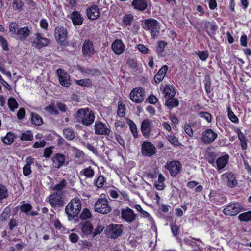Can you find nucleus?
<instances>
[{"instance_id":"1","label":"nucleus","mask_w":251,"mask_h":251,"mask_svg":"<svg viewBox=\"0 0 251 251\" xmlns=\"http://www.w3.org/2000/svg\"><path fill=\"white\" fill-rule=\"evenodd\" d=\"M75 118L77 122L89 126L94 123L95 116L94 113L89 109L82 108L77 111Z\"/></svg>"},{"instance_id":"2","label":"nucleus","mask_w":251,"mask_h":251,"mask_svg":"<svg viewBox=\"0 0 251 251\" xmlns=\"http://www.w3.org/2000/svg\"><path fill=\"white\" fill-rule=\"evenodd\" d=\"M81 209V203L78 198L72 199L66 206L65 213L68 217L74 218L77 216Z\"/></svg>"},{"instance_id":"3","label":"nucleus","mask_w":251,"mask_h":251,"mask_svg":"<svg viewBox=\"0 0 251 251\" xmlns=\"http://www.w3.org/2000/svg\"><path fill=\"white\" fill-rule=\"evenodd\" d=\"M124 226L122 224H110L105 230V234L108 238L115 239L122 233Z\"/></svg>"},{"instance_id":"4","label":"nucleus","mask_w":251,"mask_h":251,"mask_svg":"<svg viewBox=\"0 0 251 251\" xmlns=\"http://www.w3.org/2000/svg\"><path fill=\"white\" fill-rule=\"evenodd\" d=\"M143 28L146 30L150 31L152 38L155 39L159 33V24L154 19H148L144 20V25Z\"/></svg>"},{"instance_id":"5","label":"nucleus","mask_w":251,"mask_h":251,"mask_svg":"<svg viewBox=\"0 0 251 251\" xmlns=\"http://www.w3.org/2000/svg\"><path fill=\"white\" fill-rule=\"evenodd\" d=\"M95 211L103 214L109 213L112 210L106 199H99L94 206Z\"/></svg>"},{"instance_id":"6","label":"nucleus","mask_w":251,"mask_h":251,"mask_svg":"<svg viewBox=\"0 0 251 251\" xmlns=\"http://www.w3.org/2000/svg\"><path fill=\"white\" fill-rule=\"evenodd\" d=\"M54 36L57 43L61 46H65L67 43L68 34L67 29L62 26L55 27Z\"/></svg>"},{"instance_id":"7","label":"nucleus","mask_w":251,"mask_h":251,"mask_svg":"<svg viewBox=\"0 0 251 251\" xmlns=\"http://www.w3.org/2000/svg\"><path fill=\"white\" fill-rule=\"evenodd\" d=\"M243 209V206L239 203H231L226 206L223 210V213L227 216H235Z\"/></svg>"},{"instance_id":"8","label":"nucleus","mask_w":251,"mask_h":251,"mask_svg":"<svg viewBox=\"0 0 251 251\" xmlns=\"http://www.w3.org/2000/svg\"><path fill=\"white\" fill-rule=\"evenodd\" d=\"M221 179L227 183V185L230 188L235 187L238 184L236 176L232 171H228L221 176Z\"/></svg>"},{"instance_id":"9","label":"nucleus","mask_w":251,"mask_h":251,"mask_svg":"<svg viewBox=\"0 0 251 251\" xmlns=\"http://www.w3.org/2000/svg\"><path fill=\"white\" fill-rule=\"evenodd\" d=\"M218 137V134L212 129L208 128L202 133L201 137V141L205 144H210L213 143Z\"/></svg>"},{"instance_id":"10","label":"nucleus","mask_w":251,"mask_h":251,"mask_svg":"<svg viewBox=\"0 0 251 251\" xmlns=\"http://www.w3.org/2000/svg\"><path fill=\"white\" fill-rule=\"evenodd\" d=\"M145 90L142 87L134 88L130 93V99L136 103H141L144 100Z\"/></svg>"},{"instance_id":"11","label":"nucleus","mask_w":251,"mask_h":251,"mask_svg":"<svg viewBox=\"0 0 251 251\" xmlns=\"http://www.w3.org/2000/svg\"><path fill=\"white\" fill-rule=\"evenodd\" d=\"M62 192H56L49 197V201L52 207H62L64 205Z\"/></svg>"},{"instance_id":"12","label":"nucleus","mask_w":251,"mask_h":251,"mask_svg":"<svg viewBox=\"0 0 251 251\" xmlns=\"http://www.w3.org/2000/svg\"><path fill=\"white\" fill-rule=\"evenodd\" d=\"M60 84L66 87L71 85L70 82V76L69 74L62 69H58L56 71Z\"/></svg>"},{"instance_id":"13","label":"nucleus","mask_w":251,"mask_h":251,"mask_svg":"<svg viewBox=\"0 0 251 251\" xmlns=\"http://www.w3.org/2000/svg\"><path fill=\"white\" fill-rule=\"evenodd\" d=\"M156 153V148L150 142L144 141L142 145V153L144 156H151Z\"/></svg>"},{"instance_id":"14","label":"nucleus","mask_w":251,"mask_h":251,"mask_svg":"<svg viewBox=\"0 0 251 251\" xmlns=\"http://www.w3.org/2000/svg\"><path fill=\"white\" fill-rule=\"evenodd\" d=\"M94 129L95 134L99 135H109L111 131L105 124L100 121L95 122Z\"/></svg>"},{"instance_id":"15","label":"nucleus","mask_w":251,"mask_h":251,"mask_svg":"<svg viewBox=\"0 0 251 251\" xmlns=\"http://www.w3.org/2000/svg\"><path fill=\"white\" fill-rule=\"evenodd\" d=\"M82 52L85 56H91L95 53L93 42L90 40L84 41L82 48Z\"/></svg>"},{"instance_id":"16","label":"nucleus","mask_w":251,"mask_h":251,"mask_svg":"<svg viewBox=\"0 0 251 251\" xmlns=\"http://www.w3.org/2000/svg\"><path fill=\"white\" fill-rule=\"evenodd\" d=\"M172 88V86L167 85L163 90V93L166 99L165 105L169 109H171L173 108V94H171Z\"/></svg>"},{"instance_id":"17","label":"nucleus","mask_w":251,"mask_h":251,"mask_svg":"<svg viewBox=\"0 0 251 251\" xmlns=\"http://www.w3.org/2000/svg\"><path fill=\"white\" fill-rule=\"evenodd\" d=\"M205 159L212 166L215 167V161L217 158L218 154L214 151V149L211 147H208L204 153Z\"/></svg>"},{"instance_id":"18","label":"nucleus","mask_w":251,"mask_h":251,"mask_svg":"<svg viewBox=\"0 0 251 251\" xmlns=\"http://www.w3.org/2000/svg\"><path fill=\"white\" fill-rule=\"evenodd\" d=\"M121 213L122 218L129 223L133 222L136 218V214L128 207L122 209Z\"/></svg>"},{"instance_id":"19","label":"nucleus","mask_w":251,"mask_h":251,"mask_svg":"<svg viewBox=\"0 0 251 251\" xmlns=\"http://www.w3.org/2000/svg\"><path fill=\"white\" fill-rule=\"evenodd\" d=\"M205 30L208 35L211 38H214L217 30L218 28V25L215 21H207L204 24Z\"/></svg>"},{"instance_id":"20","label":"nucleus","mask_w":251,"mask_h":251,"mask_svg":"<svg viewBox=\"0 0 251 251\" xmlns=\"http://www.w3.org/2000/svg\"><path fill=\"white\" fill-rule=\"evenodd\" d=\"M229 159V155L228 154H225L217 158L215 161V167L217 170L219 172L224 168L228 164Z\"/></svg>"},{"instance_id":"21","label":"nucleus","mask_w":251,"mask_h":251,"mask_svg":"<svg viewBox=\"0 0 251 251\" xmlns=\"http://www.w3.org/2000/svg\"><path fill=\"white\" fill-rule=\"evenodd\" d=\"M86 13L89 19L95 20L100 17V11L97 5H94L87 9Z\"/></svg>"},{"instance_id":"22","label":"nucleus","mask_w":251,"mask_h":251,"mask_svg":"<svg viewBox=\"0 0 251 251\" xmlns=\"http://www.w3.org/2000/svg\"><path fill=\"white\" fill-rule=\"evenodd\" d=\"M112 49L116 54L120 55L125 50V46L121 40L117 39L112 44Z\"/></svg>"},{"instance_id":"23","label":"nucleus","mask_w":251,"mask_h":251,"mask_svg":"<svg viewBox=\"0 0 251 251\" xmlns=\"http://www.w3.org/2000/svg\"><path fill=\"white\" fill-rule=\"evenodd\" d=\"M233 130L237 134L238 138L240 142L242 149L243 150H246L248 147V139L243 133L240 128L234 127Z\"/></svg>"},{"instance_id":"24","label":"nucleus","mask_w":251,"mask_h":251,"mask_svg":"<svg viewBox=\"0 0 251 251\" xmlns=\"http://www.w3.org/2000/svg\"><path fill=\"white\" fill-rule=\"evenodd\" d=\"M70 18L72 20L74 25H81L84 21V18L77 11H73L70 15Z\"/></svg>"},{"instance_id":"25","label":"nucleus","mask_w":251,"mask_h":251,"mask_svg":"<svg viewBox=\"0 0 251 251\" xmlns=\"http://www.w3.org/2000/svg\"><path fill=\"white\" fill-rule=\"evenodd\" d=\"M141 130L144 137L148 138L151 132V122L149 119L144 120L141 126Z\"/></svg>"},{"instance_id":"26","label":"nucleus","mask_w":251,"mask_h":251,"mask_svg":"<svg viewBox=\"0 0 251 251\" xmlns=\"http://www.w3.org/2000/svg\"><path fill=\"white\" fill-rule=\"evenodd\" d=\"M227 201L226 196L223 193H215L211 201L216 205H221L226 202Z\"/></svg>"},{"instance_id":"27","label":"nucleus","mask_w":251,"mask_h":251,"mask_svg":"<svg viewBox=\"0 0 251 251\" xmlns=\"http://www.w3.org/2000/svg\"><path fill=\"white\" fill-rule=\"evenodd\" d=\"M34 43L36 44V47L38 49H40L47 46L50 43V41L47 38L42 37L39 33H36Z\"/></svg>"},{"instance_id":"28","label":"nucleus","mask_w":251,"mask_h":251,"mask_svg":"<svg viewBox=\"0 0 251 251\" xmlns=\"http://www.w3.org/2000/svg\"><path fill=\"white\" fill-rule=\"evenodd\" d=\"M168 70V66L164 65L155 75L154 80L156 83H160L164 78Z\"/></svg>"},{"instance_id":"29","label":"nucleus","mask_w":251,"mask_h":251,"mask_svg":"<svg viewBox=\"0 0 251 251\" xmlns=\"http://www.w3.org/2000/svg\"><path fill=\"white\" fill-rule=\"evenodd\" d=\"M131 5L135 9L140 11H143L147 7V3L145 0H134Z\"/></svg>"},{"instance_id":"30","label":"nucleus","mask_w":251,"mask_h":251,"mask_svg":"<svg viewBox=\"0 0 251 251\" xmlns=\"http://www.w3.org/2000/svg\"><path fill=\"white\" fill-rule=\"evenodd\" d=\"M52 160L54 163H57L56 168H60L64 163L65 157L63 154L55 153Z\"/></svg>"},{"instance_id":"31","label":"nucleus","mask_w":251,"mask_h":251,"mask_svg":"<svg viewBox=\"0 0 251 251\" xmlns=\"http://www.w3.org/2000/svg\"><path fill=\"white\" fill-rule=\"evenodd\" d=\"M80 224L81 225V230L83 234L87 235L91 233L93 227L90 222L86 221Z\"/></svg>"},{"instance_id":"32","label":"nucleus","mask_w":251,"mask_h":251,"mask_svg":"<svg viewBox=\"0 0 251 251\" xmlns=\"http://www.w3.org/2000/svg\"><path fill=\"white\" fill-rule=\"evenodd\" d=\"M30 30L28 27H24L18 28L17 31V35L19 36L20 39L23 40L26 38L30 34Z\"/></svg>"},{"instance_id":"33","label":"nucleus","mask_w":251,"mask_h":251,"mask_svg":"<svg viewBox=\"0 0 251 251\" xmlns=\"http://www.w3.org/2000/svg\"><path fill=\"white\" fill-rule=\"evenodd\" d=\"M227 117L228 119L233 123L238 124L239 118L232 111L231 107L229 106L227 107Z\"/></svg>"},{"instance_id":"34","label":"nucleus","mask_w":251,"mask_h":251,"mask_svg":"<svg viewBox=\"0 0 251 251\" xmlns=\"http://www.w3.org/2000/svg\"><path fill=\"white\" fill-rule=\"evenodd\" d=\"M31 123L37 126L41 125L43 122L41 117L36 113L32 112L31 113Z\"/></svg>"},{"instance_id":"35","label":"nucleus","mask_w":251,"mask_h":251,"mask_svg":"<svg viewBox=\"0 0 251 251\" xmlns=\"http://www.w3.org/2000/svg\"><path fill=\"white\" fill-rule=\"evenodd\" d=\"M166 45V43L164 41H161L158 42V46L156 47V50L159 57L165 56L164 48Z\"/></svg>"},{"instance_id":"36","label":"nucleus","mask_w":251,"mask_h":251,"mask_svg":"<svg viewBox=\"0 0 251 251\" xmlns=\"http://www.w3.org/2000/svg\"><path fill=\"white\" fill-rule=\"evenodd\" d=\"M238 219L243 222L251 221V210L240 214L238 215Z\"/></svg>"},{"instance_id":"37","label":"nucleus","mask_w":251,"mask_h":251,"mask_svg":"<svg viewBox=\"0 0 251 251\" xmlns=\"http://www.w3.org/2000/svg\"><path fill=\"white\" fill-rule=\"evenodd\" d=\"M76 83L82 87H91L93 83L89 79H84L81 80H77L75 81Z\"/></svg>"},{"instance_id":"38","label":"nucleus","mask_w":251,"mask_h":251,"mask_svg":"<svg viewBox=\"0 0 251 251\" xmlns=\"http://www.w3.org/2000/svg\"><path fill=\"white\" fill-rule=\"evenodd\" d=\"M63 134L65 137L69 140H72L75 137V134L74 131L70 128L64 129L63 130Z\"/></svg>"},{"instance_id":"39","label":"nucleus","mask_w":251,"mask_h":251,"mask_svg":"<svg viewBox=\"0 0 251 251\" xmlns=\"http://www.w3.org/2000/svg\"><path fill=\"white\" fill-rule=\"evenodd\" d=\"M20 138L22 141H32L33 140V136L31 132L28 130L22 133Z\"/></svg>"},{"instance_id":"40","label":"nucleus","mask_w":251,"mask_h":251,"mask_svg":"<svg viewBox=\"0 0 251 251\" xmlns=\"http://www.w3.org/2000/svg\"><path fill=\"white\" fill-rule=\"evenodd\" d=\"M10 212V208L9 207H6L0 215V220L1 221H5L7 220L9 217Z\"/></svg>"},{"instance_id":"41","label":"nucleus","mask_w":251,"mask_h":251,"mask_svg":"<svg viewBox=\"0 0 251 251\" xmlns=\"http://www.w3.org/2000/svg\"><path fill=\"white\" fill-rule=\"evenodd\" d=\"M128 124L129 126L130 129L132 132L134 138H137L138 136L137 129L135 124L130 119L128 120Z\"/></svg>"},{"instance_id":"42","label":"nucleus","mask_w":251,"mask_h":251,"mask_svg":"<svg viewBox=\"0 0 251 251\" xmlns=\"http://www.w3.org/2000/svg\"><path fill=\"white\" fill-rule=\"evenodd\" d=\"M8 105L11 111H14L15 109L17 108L18 104L13 97H10L8 100Z\"/></svg>"},{"instance_id":"43","label":"nucleus","mask_w":251,"mask_h":251,"mask_svg":"<svg viewBox=\"0 0 251 251\" xmlns=\"http://www.w3.org/2000/svg\"><path fill=\"white\" fill-rule=\"evenodd\" d=\"M14 135L11 132H8L2 140L5 144L10 145L14 141Z\"/></svg>"},{"instance_id":"44","label":"nucleus","mask_w":251,"mask_h":251,"mask_svg":"<svg viewBox=\"0 0 251 251\" xmlns=\"http://www.w3.org/2000/svg\"><path fill=\"white\" fill-rule=\"evenodd\" d=\"M8 196V190L5 186L0 184V200H3Z\"/></svg>"},{"instance_id":"45","label":"nucleus","mask_w":251,"mask_h":251,"mask_svg":"<svg viewBox=\"0 0 251 251\" xmlns=\"http://www.w3.org/2000/svg\"><path fill=\"white\" fill-rule=\"evenodd\" d=\"M204 83V88L205 91L206 92V94L207 95H208L211 92V80L210 78L208 76L206 77L203 81Z\"/></svg>"},{"instance_id":"46","label":"nucleus","mask_w":251,"mask_h":251,"mask_svg":"<svg viewBox=\"0 0 251 251\" xmlns=\"http://www.w3.org/2000/svg\"><path fill=\"white\" fill-rule=\"evenodd\" d=\"M196 54L199 57L200 59L203 61H206L209 56V53L207 50L198 51V52H196Z\"/></svg>"},{"instance_id":"47","label":"nucleus","mask_w":251,"mask_h":251,"mask_svg":"<svg viewBox=\"0 0 251 251\" xmlns=\"http://www.w3.org/2000/svg\"><path fill=\"white\" fill-rule=\"evenodd\" d=\"M174 176L180 173L182 170V165L179 161L174 160Z\"/></svg>"},{"instance_id":"48","label":"nucleus","mask_w":251,"mask_h":251,"mask_svg":"<svg viewBox=\"0 0 251 251\" xmlns=\"http://www.w3.org/2000/svg\"><path fill=\"white\" fill-rule=\"evenodd\" d=\"M133 16L131 14L125 15L123 18V22L126 26H130L133 21Z\"/></svg>"},{"instance_id":"49","label":"nucleus","mask_w":251,"mask_h":251,"mask_svg":"<svg viewBox=\"0 0 251 251\" xmlns=\"http://www.w3.org/2000/svg\"><path fill=\"white\" fill-rule=\"evenodd\" d=\"M198 115L201 118H204L208 123H210L212 120L211 114L207 112L201 111L198 113Z\"/></svg>"},{"instance_id":"50","label":"nucleus","mask_w":251,"mask_h":251,"mask_svg":"<svg viewBox=\"0 0 251 251\" xmlns=\"http://www.w3.org/2000/svg\"><path fill=\"white\" fill-rule=\"evenodd\" d=\"M67 184V182L66 180L63 179L59 184L56 185L53 188V190H57L58 192H61V190L66 186Z\"/></svg>"},{"instance_id":"51","label":"nucleus","mask_w":251,"mask_h":251,"mask_svg":"<svg viewBox=\"0 0 251 251\" xmlns=\"http://www.w3.org/2000/svg\"><path fill=\"white\" fill-rule=\"evenodd\" d=\"M86 74H87L91 76H98L100 74V72L97 69H89L86 68Z\"/></svg>"},{"instance_id":"52","label":"nucleus","mask_w":251,"mask_h":251,"mask_svg":"<svg viewBox=\"0 0 251 251\" xmlns=\"http://www.w3.org/2000/svg\"><path fill=\"white\" fill-rule=\"evenodd\" d=\"M83 173L87 177H92L94 176V171L91 166L83 170Z\"/></svg>"},{"instance_id":"53","label":"nucleus","mask_w":251,"mask_h":251,"mask_svg":"<svg viewBox=\"0 0 251 251\" xmlns=\"http://www.w3.org/2000/svg\"><path fill=\"white\" fill-rule=\"evenodd\" d=\"M126 111V108L124 105H122V102L120 103V102H118V107L117 110V114L119 116L123 117L125 116Z\"/></svg>"},{"instance_id":"54","label":"nucleus","mask_w":251,"mask_h":251,"mask_svg":"<svg viewBox=\"0 0 251 251\" xmlns=\"http://www.w3.org/2000/svg\"><path fill=\"white\" fill-rule=\"evenodd\" d=\"M91 217V214L87 208H84L80 215V218L82 220H86Z\"/></svg>"},{"instance_id":"55","label":"nucleus","mask_w":251,"mask_h":251,"mask_svg":"<svg viewBox=\"0 0 251 251\" xmlns=\"http://www.w3.org/2000/svg\"><path fill=\"white\" fill-rule=\"evenodd\" d=\"M45 110L47 112H48L49 113H51L53 115H57L59 114V112H58L57 109L53 105H51L50 104L46 106L45 108Z\"/></svg>"},{"instance_id":"56","label":"nucleus","mask_w":251,"mask_h":251,"mask_svg":"<svg viewBox=\"0 0 251 251\" xmlns=\"http://www.w3.org/2000/svg\"><path fill=\"white\" fill-rule=\"evenodd\" d=\"M184 129L186 134H187L189 137H193L194 132L191 126L189 124H186L184 126Z\"/></svg>"},{"instance_id":"57","label":"nucleus","mask_w":251,"mask_h":251,"mask_svg":"<svg viewBox=\"0 0 251 251\" xmlns=\"http://www.w3.org/2000/svg\"><path fill=\"white\" fill-rule=\"evenodd\" d=\"M105 182V178L103 176H100L96 180L95 184L98 188H101L103 186L104 182Z\"/></svg>"},{"instance_id":"58","label":"nucleus","mask_w":251,"mask_h":251,"mask_svg":"<svg viewBox=\"0 0 251 251\" xmlns=\"http://www.w3.org/2000/svg\"><path fill=\"white\" fill-rule=\"evenodd\" d=\"M32 206L30 204H22L20 207V210L25 213H27L32 209Z\"/></svg>"},{"instance_id":"59","label":"nucleus","mask_w":251,"mask_h":251,"mask_svg":"<svg viewBox=\"0 0 251 251\" xmlns=\"http://www.w3.org/2000/svg\"><path fill=\"white\" fill-rule=\"evenodd\" d=\"M53 225L55 228L62 231H64L66 228L62 226L60 221L58 219H56L53 222Z\"/></svg>"},{"instance_id":"60","label":"nucleus","mask_w":251,"mask_h":251,"mask_svg":"<svg viewBox=\"0 0 251 251\" xmlns=\"http://www.w3.org/2000/svg\"><path fill=\"white\" fill-rule=\"evenodd\" d=\"M0 43L2 46L3 49L5 51L9 50V49L8 46L7 40L2 36H0Z\"/></svg>"},{"instance_id":"61","label":"nucleus","mask_w":251,"mask_h":251,"mask_svg":"<svg viewBox=\"0 0 251 251\" xmlns=\"http://www.w3.org/2000/svg\"><path fill=\"white\" fill-rule=\"evenodd\" d=\"M23 2L21 0H15L13 3V7L19 10H22Z\"/></svg>"},{"instance_id":"62","label":"nucleus","mask_w":251,"mask_h":251,"mask_svg":"<svg viewBox=\"0 0 251 251\" xmlns=\"http://www.w3.org/2000/svg\"><path fill=\"white\" fill-rule=\"evenodd\" d=\"M18 29V25L16 23H11L9 25V30L12 33L17 35V31Z\"/></svg>"},{"instance_id":"63","label":"nucleus","mask_w":251,"mask_h":251,"mask_svg":"<svg viewBox=\"0 0 251 251\" xmlns=\"http://www.w3.org/2000/svg\"><path fill=\"white\" fill-rule=\"evenodd\" d=\"M25 111L24 108H21L17 113V116L19 120H22L25 116Z\"/></svg>"},{"instance_id":"64","label":"nucleus","mask_w":251,"mask_h":251,"mask_svg":"<svg viewBox=\"0 0 251 251\" xmlns=\"http://www.w3.org/2000/svg\"><path fill=\"white\" fill-rule=\"evenodd\" d=\"M146 101H148L149 103L154 104L157 102L158 99L153 95H150L146 100Z\"/></svg>"}]
</instances>
